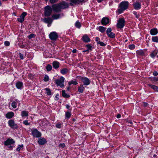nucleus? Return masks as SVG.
Segmentation results:
<instances>
[{
  "mask_svg": "<svg viewBox=\"0 0 158 158\" xmlns=\"http://www.w3.org/2000/svg\"><path fill=\"white\" fill-rule=\"evenodd\" d=\"M61 123H57L56 125V127L58 128H60L61 127Z\"/></svg>",
  "mask_w": 158,
  "mask_h": 158,
  "instance_id": "49530a36",
  "label": "nucleus"
},
{
  "mask_svg": "<svg viewBox=\"0 0 158 158\" xmlns=\"http://www.w3.org/2000/svg\"><path fill=\"white\" fill-rule=\"evenodd\" d=\"M4 44L6 46H9L10 45V42L8 41H6L4 42Z\"/></svg>",
  "mask_w": 158,
  "mask_h": 158,
  "instance_id": "8fccbe9b",
  "label": "nucleus"
},
{
  "mask_svg": "<svg viewBox=\"0 0 158 158\" xmlns=\"http://www.w3.org/2000/svg\"><path fill=\"white\" fill-rule=\"evenodd\" d=\"M31 132L33 137L38 138L41 136V133L36 129H32Z\"/></svg>",
  "mask_w": 158,
  "mask_h": 158,
  "instance_id": "7ed1b4c3",
  "label": "nucleus"
},
{
  "mask_svg": "<svg viewBox=\"0 0 158 158\" xmlns=\"http://www.w3.org/2000/svg\"><path fill=\"white\" fill-rule=\"evenodd\" d=\"M8 146V148L9 150H11L13 149V147L12 146H11V145H9Z\"/></svg>",
  "mask_w": 158,
  "mask_h": 158,
  "instance_id": "13d9d810",
  "label": "nucleus"
},
{
  "mask_svg": "<svg viewBox=\"0 0 158 158\" xmlns=\"http://www.w3.org/2000/svg\"><path fill=\"white\" fill-rule=\"evenodd\" d=\"M158 31L156 28H153L151 29L150 31V34L152 35H155L157 34Z\"/></svg>",
  "mask_w": 158,
  "mask_h": 158,
  "instance_id": "2eb2a0df",
  "label": "nucleus"
},
{
  "mask_svg": "<svg viewBox=\"0 0 158 158\" xmlns=\"http://www.w3.org/2000/svg\"><path fill=\"white\" fill-rule=\"evenodd\" d=\"M148 85L154 90L155 91L156 90L157 86L151 84H149Z\"/></svg>",
  "mask_w": 158,
  "mask_h": 158,
  "instance_id": "72a5a7b5",
  "label": "nucleus"
},
{
  "mask_svg": "<svg viewBox=\"0 0 158 158\" xmlns=\"http://www.w3.org/2000/svg\"><path fill=\"white\" fill-rule=\"evenodd\" d=\"M60 17V15L59 14H55L54 15H52V18L54 19H59Z\"/></svg>",
  "mask_w": 158,
  "mask_h": 158,
  "instance_id": "c756f323",
  "label": "nucleus"
},
{
  "mask_svg": "<svg viewBox=\"0 0 158 158\" xmlns=\"http://www.w3.org/2000/svg\"><path fill=\"white\" fill-rule=\"evenodd\" d=\"M83 52H87L88 53L89 52V50H86L83 51Z\"/></svg>",
  "mask_w": 158,
  "mask_h": 158,
  "instance_id": "0e129e2a",
  "label": "nucleus"
},
{
  "mask_svg": "<svg viewBox=\"0 0 158 158\" xmlns=\"http://www.w3.org/2000/svg\"><path fill=\"white\" fill-rule=\"evenodd\" d=\"M15 143L12 139L8 138L4 142V145L6 146H9Z\"/></svg>",
  "mask_w": 158,
  "mask_h": 158,
  "instance_id": "6e6552de",
  "label": "nucleus"
},
{
  "mask_svg": "<svg viewBox=\"0 0 158 158\" xmlns=\"http://www.w3.org/2000/svg\"><path fill=\"white\" fill-rule=\"evenodd\" d=\"M158 52L157 50H155L154 51L150 54L152 58H154V57L156 55Z\"/></svg>",
  "mask_w": 158,
  "mask_h": 158,
  "instance_id": "393cba45",
  "label": "nucleus"
},
{
  "mask_svg": "<svg viewBox=\"0 0 158 158\" xmlns=\"http://www.w3.org/2000/svg\"><path fill=\"white\" fill-rule=\"evenodd\" d=\"M110 38H114L115 37V34L114 33L111 32L107 35Z\"/></svg>",
  "mask_w": 158,
  "mask_h": 158,
  "instance_id": "7c9ffc66",
  "label": "nucleus"
},
{
  "mask_svg": "<svg viewBox=\"0 0 158 158\" xmlns=\"http://www.w3.org/2000/svg\"><path fill=\"white\" fill-rule=\"evenodd\" d=\"M98 44H99L102 46H104L106 45V44L103 42L99 41L97 43Z\"/></svg>",
  "mask_w": 158,
  "mask_h": 158,
  "instance_id": "a19ab883",
  "label": "nucleus"
},
{
  "mask_svg": "<svg viewBox=\"0 0 158 158\" xmlns=\"http://www.w3.org/2000/svg\"><path fill=\"white\" fill-rule=\"evenodd\" d=\"M43 21L45 23H48V26L49 27L52 22L51 19L49 18H45L43 19Z\"/></svg>",
  "mask_w": 158,
  "mask_h": 158,
  "instance_id": "f8f14e48",
  "label": "nucleus"
},
{
  "mask_svg": "<svg viewBox=\"0 0 158 158\" xmlns=\"http://www.w3.org/2000/svg\"><path fill=\"white\" fill-rule=\"evenodd\" d=\"M98 29L101 32L103 33L106 31V28L102 26H100L98 27Z\"/></svg>",
  "mask_w": 158,
  "mask_h": 158,
  "instance_id": "5701e85b",
  "label": "nucleus"
},
{
  "mask_svg": "<svg viewBox=\"0 0 158 158\" xmlns=\"http://www.w3.org/2000/svg\"><path fill=\"white\" fill-rule=\"evenodd\" d=\"M49 37L52 40H56L58 37V34L56 32L53 31L50 33Z\"/></svg>",
  "mask_w": 158,
  "mask_h": 158,
  "instance_id": "39448f33",
  "label": "nucleus"
},
{
  "mask_svg": "<svg viewBox=\"0 0 158 158\" xmlns=\"http://www.w3.org/2000/svg\"><path fill=\"white\" fill-rule=\"evenodd\" d=\"M153 74L154 76H156L158 75V73L157 72L154 71L153 73Z\"/></svg>",
  "mask_w": 158,
  "mask_h": 158,
  "instance_id": "5fc2aeb1",
  "label": "nucleus"
},
{
  "mask_svg": "<svg viewBox=\"0 0 158 158\" xmlns=\"http://www.w3.org/2000/svg\"><path fill=\"white\" fill-rule=\"evenodd\" d=\"M19 56H20V57L21 59H23V55L21 53H20Z\"/></svg>",
  "mask_w": 158,
  "mask_h": 158,
  "instance_id": "4d7b16f0",
  "label": "nucleus"
},
{
  "mask_svg": "<svg viewBox=\"0 0 158 158\" xmlns=\"http://www.w3.org/2000/svg\"><path fill=\"white\" fill-rule=\"evenodd\" d=\"M77 52V50L76 49H74L73 50L72 52L73 53H75Z\"/></svg>",
  "mask_w": 158,
  "mask_h": 158,
  "instance_id": "052dcab7",
  "label": "nucleus"
},
{
  "mask_svg": "<svg viewBox=\"0 0 158 158\" xmlns=\"http://www.w3.org/2000/svg\"><path fill=\"white\" fill-rule=\"evenodd\" d=\"M46 69L48 71H50L52 69V66L50 64H48L46 67Z\"/></svg>",
  "mask_w": 158,
  "mask_h": 158,
  "instance_id": "e433bc0d",
  "label": "nucleus"
},
{
  "mask_svg": "<svg viewBox=\"0 0 158 158\" xmlns=\"http://www.w3.org/2000/svg\"><path fill=\"white\" fill-rule=\"evenodd\" d=\"M66 107L67 109H69L70 107V106L69 105H66Z\"/></svg>",
  "mask_w": 158,
  "mask_h": 158,
  "instance_id": "69168bd1",
  "label": "nucleus"
},
{
  "mask_svg": "<svg viewBox=\"0 0 158 158\" xmlns=\"http://www.w3.org/2000/svg\"><path fill=\"white\" fill-rule=\"evenodd\" d=\"M23 123L26 125H30V123L28 122L27 120H25L23 121Z\"/></svg>",
  "mask_w": 158,
  "mask_h": 158,
  "instance_id": "79ce46f5",
  "label": "nucleus"
},
{
  "mask_svg": "<svg viewBox=\"0 0 158 158\" xmlns=\"http://www.w3.org/2000/svg\"><path fill=\"white\" fill-rule=\"evenodd\" d=\"M109 22V20L107 18L104 17L102 18V24L103 25H106Z\"/></svg>",
  "mask_w": 158,
  "mask_h": 158,
  "instance_id": "ddd939ff",
  "label": "nucleus"
},
{
  "mask_svg": "<svg viewBox=\"0 0 158 158\" xmlns=\"http://www.w3.org/2000/svg\"><path fill=\"white\" fill-rule=\"evenodd\" d=\"M125 21L123 19H121L118 20L117 23V27L118 28H122L124 26Z\"/></svg>",
  "mask_w": 158,
  "mask_h": 158,
  "instance_id": "423d86ee",
  "label": "nucleus"
},
{
  "mask_svg": "<svg viewBox=\"0 0 158 158\" xmlns=\"http://www.w3.org/2000/svg\"><path fill=\"white\" fill-rule=\"evenodd\" d=\"M154 81H158V78H156L155 77L154 78Z\"/></svg>",
  "mask_w": 158,
  "mask_h": 158,
  "instance_id": "e2e57ef3",
  "label": "nucleus"
},
{
  "mask_svg": "<svg viewBox=\"0 0 158 158\" xmlns=\"http://www.w3.org/2000/svg\"><path fill=\"white\" fill-rule=\"evenodd\" d=\"M86 47L88 48L87 50H89V51L91 49V46L90 45H87Z\"/></svg>",
  "mask_w": 158,
  "mask_h": 158,
  "instance_id": "603ef678",
  "label": "nucleus"
},
{
  "mask_svg": "<svg viewBox=\"0 0 158 158\" xmlns=\"http://www.w3.org/2000/svg\"><path fill=\"white\" fill-rule=\"evenodd\" d=\"M76 85L77 84V81L76 80H72L69 82V84L70 85L71 84Z\"/></svg>",
  "mask_w": 158,
  "mask_h": 158,
  "instance_id": "473e14b6",
  "label": "nucleus"
},
{
  "mask_svg": "<svg viewBox=\"0 0 158 158\" xmlns=\"http://www.w3.org/2000/svg\"><path fill=\"white\" fill-rule=\"evenodd\" d=\"M84 89L83 85H81L78 88V91L79 92L82 93L83 92Z\"/></svg>",
  "mask_w": 158,
  "mask_h": 158,
  "instance_id": "bb28decb",
  "label": "nucleus"
},
{
  "mask_svg": "<svg viewBox=\"0 0 158 158\" xmlns=\"http://www.w3.org/2000/svg\"><path fill=\"white\" fill-rule=\"evenodd\" d=\"M65 78L63 77H61L59 79H56L55 81V82L57 86H60L61 87L64 86V82Z\"/></svg>",
  "mask_w": 158,
  "mask_h": 158,
  "instance_id": "f03ea898",
  "label": "nucleus"
},
{
  "mask_svg": "<svg viewBox=\"0 0 158 158\" xmlns=\"http://www.w3.org/2000/svg\"><path fill=\"white\" fill-rule=\"evenodd\" d=\"M111 28H108L106 31V34L107 35H108V34L111 32Z\"/></svg>",
  "mask_w": 158,
  "mask_h": 158,
  "instance_id": "ea45409f",
  "label": "nucleus"
},
{
  "mask_svg": "<svg viewBox=\"0 0 158 158\" xmlns=\"http://www.w3.org/2000/svg\"><path fill=\"white\" fill-rule=\"evenodd\" d=\"M121 117V115L120 114H118L117 116V117L118 118H120Z\"/></svg>",
  "mask_w": 158,
  "mask_h": 158,
  "instance_id": "680f3d73",
  "label": "nucleus"
},
{
  "mask_svg": "<svg viewBox=\"0 0 158 158\" xmlns=\"http://www.w3.org/2000/svg\"><path fill=\"white\" fill-rule=\"evenodd\" d=\"M28 113L26 111H23L21 112V115L23 117H24L25 116H28Z\"/></svg>",
  "mask_w": 158,
  "mask_h": 158,
  "instance_id": "b1692460",
  "label": "nucleus"
},
{
  "mask_svg": "<svg viewBox=\"0 0 158 158\" xmlns=\"http://www.w3.org/2000/svg\"><path fill=\"white\" fill-rule=\"evenodd\" d=\"M82 39L83 41L85 42H89L90 41V39L86 35H84V36L82 37Z\"/></svg>",
  "mask_w": 158,
  "mask_h": 158,
  "instance_id": "aec40b11",
  "label": "nucleus"
},
{
  "mask_svg": "<svg viewBox=\"0 0 158 158\" xmlns=\"http://www.w3.org/2000/svg\"><path fill=\"white\" fill-rule=\"evenodd\" d=\"M129 3L128 2L124 1L120 3L119 5V8L118 12L119 14L122 13L123 11L128 8Z\"/></svg>",
  "mask_w": 158,
  "mask_h": 158,
  "instance_id": "f257e3e1",
  "label": "nucleus"
},
{
  "mask_svg": "<svg viewBox=\"0 0 158 158\" xmlns=\"http://www.w3.org/2000/svg\"><path fill=\"white\" fill-rule=\"evenodd\" d=\"M67 71L68 70L67 69H64L61 70L60 72L62 74H66L67 72Z\"/></svg>",
  "mask_w": 158,
  "mask_h": 158,
  "instance_id": "4c0bfd02",
  "label": "nucleus"
},
{
  "mask_svg": "<svg viewBox=\"0 0 158 158\" xmlns=\"http://www.w3.org/2000/svg\"><path fill=\"white\" fill-rule=\"evenodd\" d=\"M52 12V9L51 6H46L45 8L44 15L46 16H50Z\"/></svg>",
  "mask_w": 158,
  "mask_h": 158,
  "instance_id": "20e7f679",
  "label": "nucleus"
},
{
  "mask_svg": "<svg viewBox=\"0 0 158 158\" xmlns=\"http://www.w3.org/2000/svg\"><path fill=\"white\" fill-rule=\"evenodd\" d=\"M152 41L155 42H158V36H153L152 38Z\"/></svg>",
  "mask_w": 158,
  "mask_h": 158,
  "instance_id": "cd10ccee",
  "label": "nucleus"
},
{
  "mask_svg": "<svg viewBox=\"0 0 158 158\" xmlns=\"http://www.w3.org/2000/svg\"><path fill=\"white\" fill-rule=\"evenodd\" d=\"M129 48L131 49H133L135 48V46L133 44L130 45L129 46Z\"/></svg>",
  "mask_w": 158,
  "mask_h": 158,
  "instance_id": "c03bdc74",
  "label": "nucleus"
},
{
  "mask_svg": "<svg viewBox=\"0 0 158 158\" xmlns=\"http://www.w3.org/2000/svg\"><path fill=\"white\" fill-rule=\"evenodd\" d=\"M71 1L74 4H79V2L78 0H71Z\"/></svg>",
  "mask_w": 158,
  "mask_h": 158,
  "instance_id": "37998d69",
  "label": "nucleus"
},
{
  "mask_svg": "<svg viewBox=\"0 0 158 158\" xmlns=\"http://www.w3.org/2000/svg\"><path fill=\"white\" fill-rule=\"evenodd\" d=\"M52 66L55 69H57L59 67V64L57 61H54L52 63Z\"/></svg>",
  "mask_w": 158,
  "mask_h": 158,
  "instance_id": "412c9836",
  "label": "nucleus"
},
{
  "mask_svg": "<svg viewBox=\"0 0 158 158\" xmlns=\"http://www.w3.org/2000/svg\"><path fill=\"white\" fill-rule=\"evenodd\" d=\"M52 8L53 10L56 12L60 11L61 9L59 4H56L52 5Z\"/></svg>",
  "mask_w": 158,
  "mask_h": 158,
  "instance_id": "9d476101",
  "label": "nucleus"
},
{
  "mask_svg": "<svg viewBox=\"0 0 158 158\" xmlns=\"http://www.w3.org/2000/svg\"><path fill=\"white\" fill-rule=\"evenodd\" d=\"M102 1V0H97L98 2H101Z\"/></svg>",
  "mask_w": 158,
  "mask_h": 158,
  "instance_id": "774afa93",
  "label": "nucleus"
},
{
  "mask_svg": "<svg viewBox=\"0 0 158 158\" xmlns=\"http://www.w3.org/2000/svg\"><path fill=\"white\" fill-rule=\"evenodd\" d=\"M45 89L46 90L47 92V94L48 95H50L51 94V92L50 89L48 88H45Z\"/></svg>",
  "mask_w": 158,
  "mask_h": 158,
  "instance_id": "c9c22d12",
  "label": "nucleus"
},
{
  "mask_svg": "<svg viewBox=\"0 0 158 158\" xmlns=\"http://www.w3.org/2000/svg\"><path fill=\"white\" fill-rule=\"evenodd\" d=\"M71 116V114L69 112H67L66 113V116L67 118H69Z\"/></svg>",
  "mask_w": 158,
  "mask_h": 158,
  "instance_id": "de8ad7c7",
  "label": "nucleus"
},
{
  "mask_svg": "<svg viewBox=\"0 0 158 158\" xmlns=\"http://www.w3.org/2000/svg\"><path fill=\"white\" fill-rule=\"evenodd\" d=\"M17 103H18L19 105L20 104L19 103V102L17 99H16V100H15V101L12 102L11 104V106L13 108L15 109V108H16V107H17Z\"/></svg>",
  "mask_w": 158,
  "mask_h": 158,
  "instance_id": "6ab92c4d",
  "label": "nucleus"
},
{
  "mask_svg": "<svg viewBox=\"0 0 158 158\" xmlns=\"http://www.w3.org/2000/svg\"><path fill=\"white\" fill-rule=\"evenodd\" d=\"M81 80L85 85H88L90 83V80L86 77H81Z\"/></svg>",
  "mask_w": 158,
  "mask_h": 158,
  "instance_id": "1a4fd4ad",
  "label": "nucleus"
},
{
  "mask_svg": "<svg viewBox=\"0 0 158 158\" xmlns=\"http://www.w3.org/2000/svg\"><path fill=\"white\" fill-rule=\"evenodd\" d=\"M23 84L22 82H18L16 84V86L18 89H20L23 87Z\"/></svg>",
  "mask_w": 158,
  "mask_h": 158,
  "instance_id": "4be33fe9",
  "label": "nucleus"
},
{
  "mask_svg": "<svg viewBox=\"0 0 158 158\" xmlns=\"http://www.w3.org/2000/svg\"><path fill=\"white\" fill-rule=\"evenodd\" d=\"M27 13L26 12H23L20 17L18 18V21L21 23L23 22L24 20V17L27 15Z\"/></svg>",
  "mask_w": 158,
  "mask_h": 158,
  "instance_id": "9b49d317",
  "label": "nucleus"
},
{
  "mask_svg": "<svg viewBox=\"0 0 158 158\" xmlns=\"http://www.w3.org/2000/svg\"><path fill=\"white\" fill-rule=\"evenodd\" d=\"M62 96L64 97L68 98V97H70V95H69L68 94H67L65 93V91L64 90H62Z\"/></svg>",
  "mask_w": 158,
  "mask_h": 158,
  "instance_id": "a878e982",
  "label": "nucleus"
},
{
  "mask_svg": "<svg viewBox=\"0 0 158 158\" xmlns=\"http://www.w3.org/2000/svg\"><path fill=\"white\" fill-rule=\"evenodd\" d=\"M61 9H64L68 7V4L65 2H63L59 4Z\"/></svg>",
  "mask_w": 158,
  "mask_h": 158,
  "instance_id": "a211bd4d",
  "label": "nucleus"
},
{
  "mask_svg": "<svg viewBox=\"0 0 158 158\" xmlns=\"http://www.w3.org/2000/svg\"><path fill=\"white\" fill-rule=\"evenodd\" d=\"M147 105H148V104L147 103H144L143 105L144 106H147Z\"/></svg>",
  "mask_w": 158,
  "mask_h": 158,
  "instance_id": "338daca9",
  "label": "nucleus"
},
{
  "mask_svg": "<svg viewBox=\"0 0 158 158\" xmlns=\"http://www.w3.org/2000/svg\"><path fill=\"white\" fill-rule=\"evenodd\" d=\"M58 0H50V2L52 3H54L56 2Z\"/></svg>",
  "mask_w": 158,
  "mask_h": 158,
  "instance_id": "864d4df0",
  "label": "nucleus"
},
{
  "mask_svg": "<svg viewBox=\"0 0 158 158\" xmlns=\"http://www.w3.org/2000/svg\"><path fill=\"white\" fill-rule=\"evenodd\" d=\"M133 13L135 15L136 17L137 18H139V15H137V12L134 11Z\"/></svg>",
  "mask_w": 158,
  "mask_h": 158,
  "instance_id": "09e8293b",
  "label": "nucleus"
},
{
  "mask_svg": "<svg viewBox=\"0 0 158 158\" xmlns=\"http://www.w3.org/2000/svg\"><path fill=\"white\" fill-rule=\"evenodd\" d=\"M38 142L40 145H43L46 143V141L44 138H41L39 139Z\"/></svg>",
  "mask_w": 158,
  "mask_h": 158,
  "instance_id": "f3484780",
  "label": "nucleus"
},
{
  "mask_svg": "<svg viewBox=\"0 0 158 158\" xmlns=\"http://www.w3.org/2000/svg\"><path fill=\"white\" fill-rule=\"evenodd\" d=\"M75 26L77 28H79L81 27V24L78 21H77L75 23Z\"/></svg>",
  "mask_w": 158,
  "mask_h": 158,
  "instance_id": "f704fd0d",
  "label": "nucleus"
},
{
  "mask_svg": "<svg viewBox=\"0 0 158 158\" xmlns=\"http://www.w3.org/2000/svg\"><path fill=\"white\" fill-rule=\"evenodd\" d=\"M49 80V77L48 75H45L44 78V80L45 81H47Z\"/></svg>",
  "mask_w": 158,
  "mask_h": 158,
  "instance_id": "58836bf2",
  "label": "nucleus"
},
{
  "mask_svg": "<svg viewBox=\"0 0 158 158\" xmlns=\"http://www.w3.org/2000/svg\"><path fill=\"white\" fill-rule=\"evenodd\" d=\"M9 126L13 128H17L18 127L17 125L15 123V122L12 120H10L8 122Z\"/></svg>",
  "mask_w": 158,
  "mask_h": 158,
  "instance_id": "0eeeda50",
  "label": "nucleus"
},
{
  "mask_svg": "<svg viewBox=\"0 0 158 158\" xmlns=\"http://www.w3.org/2000/svg\"><path fill=\"white\" fill-rule=\"evenodd\" d=\"M100 39L98 37H96L95 38V40L96 41H97V43L99 41H100Z\"/></svg>",
  "mask_w": 158,
  "mask_h": 158,
  "instance_id": "6e6d98bb",
  "label": "nucleus"
},
{
  "mask_svg": "<svg viewBox=\"0 0 158 158\" xmlns=\"http://www.w3.org/2000/svg\"><path fill=\"white\" fill-rule=\"evenodd\" d=\"M59 146L60 147L64 148L65 147V145L64 143H61L59 144Z\"/></svg>",
  "mask_w": 158,
  "mask_h": 158,
  "instance_id": "3c124183",
  "label": "nucleus"
},
{
  "mask_svg": "<svg viewBox=\"0 0 158 158\" xmlns=\"http://www.w3.org/2000/svg\"><path fill=\"white\" fill-rule=\"evenodd\" d=\"M137 54L139 55H143L144 54V52L143 50H140L137 51L136 52Z\"/></svg>",
  "mask_w": 158,
  "mask_h": 158,
  "instance_id": "c85d7f7f",
  "label": "nucleus"
},
{
  "mask_svg": "<svg viewBox=\"0 0 158 158\" xmlns=\"http://www.w3.org/2000/svg\"><path fill=\"white\" fill-rule=\"evenodd\" d=\"M23 144L19 145L18 147L16 149V150L18 151H19L20 150L23 149Z\"/></svg>",
  "mask_w": 158,
  "mask_h": 158,
  "instance_id": "2f4dec72",
  "label": "nucleus"
},
{
  "mask_svg": "<svg viewBox=\"0 0 158 158\" xmlns=\"http://www.w3.org/2000/svg\"><path fill=\"white\" fill-rule=\"evenodd\" d=\"M14 114L12 112H8L6 114V117L8 119H10L12 118L14 116Z\"/></svg>",
  "mask_w": 158,
  "mask_h": 158,
  "instance_id": "dca6fc26",
  "label": "nucleus"
},
{
  "mask_svg": "<svg viewBox=\"0 0 158 158\" xmlns=\"http://www.w3.org/2000/svg\"><path fill=\"white\" fill-rule=\"evenodd\" d=\"M133 5L134 8L136 10H139L141 8V4L138 2H136L134 3Z\"/></svg>",
  "mask_w": 158,
  "mask_h": 158,
  "instance_id": "4468645a",
  "label": "nucleus"
},
{
  "mask_svg": "<svg viewBox=\"0 0 158 158\" xmlns=\"http://www.w3.org/2000/svg\"><path fill=\"white\" fill-rule=\"evenodd\" d=\"M20 47L21 48H26L24 45H21L20 46Z\"/></svg>",
  "mask_w": 158,
  "mask_h": 158,
  "instance_id": "bf43d9fd",
  "label": "nucleus"
},
{
  "mask_svg": "<svg viewBox=\"0 0 158 158\" xmlns=\"http://www.w3.org/2000/svg\"><path fill=\"white\" fill-rule=\"evenodd\" d=\"M35 35L33 34H30L29 35H28V37L29 39H31L33 38L34 37Z\"/></svg>",
  "mask_w": 158,
  "mask_h": 158,
  "instance_id": "a18cd8bd",
  "label": "nucleus"
}]
</instances>
